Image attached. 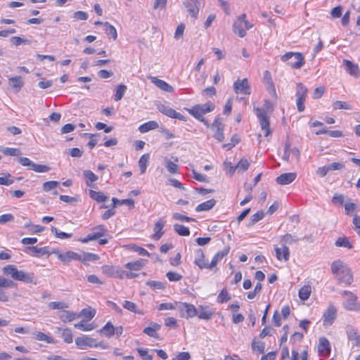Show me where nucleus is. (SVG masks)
<instances>
[{
    "label": "nucleus",
    "instance_id": "4be33fe9",
    "mask_svg": "<svg viewBox=\"0 0 360 360\" xmlns=\"http://www.w3.org/2000/svg\"><path fill=\"white\" fill-rule=\"evenodd\" d=\"M296 176L297 174L294 172L284 173L276 178V182L280 185H287L292 183Z\"/></svg>",
    "mask_w": 360,
    "mask_h": 360
},
{
    "label": "nucleus",
    "instance_id": "e433bc0d",
    "mask_svg": "<svg viewBox=\"0 0 360 360\" xmlns=\"http://www.w3.org/2000/svg\"><path fill=\"white\" fill-rule=\"evenodd\" d=\"M77 318V314L71 311H64L62 314L60 315V319L65 322H71Z\"/></svg>",
    "mask_w": 360,
    "mask_h": 360
},
{
    "label": "nucleus",
    "instance_id": "e2e57ef3",
    "mask_svg": "<svg viewBox=\"0 0 360 360\" xmlns=\"http://www.w3.org/2000/svg\"><path fill=\"white\" fill-rule=\"evenodd\" d=\"M230 297L229 293L226 289H223L217 297V302L219 303H224L228 302L230 300Z\"/></svg>",
    "mask_w": 360,
    "mask_h": 360
},
{
    "label": "nucleus",
    "instance_id": "cd10ccee",
    "mask_svg": "<svg viewBox=\"0 0 360 360\" xmlns=\"http://www.w3.org/2000/svg\"><path fill=\"white\" fill-rule=\"evenodd\" d=\"M165 221L160 219L155 224L154 231L155 233L153 236V238L155 240H159L162 235L164 234V231H162L163 227L165 226Z\"/></svg>",
    "mask_w": 360,
    "mask_h": 360
},
{
    "label": "nucleus",
    "instance_id": "6ab92c4d",
    "mask_svg": "<svg viewBox=\"0 0 360 360\" xmlns=\"http://www.w3.org/2000/svg\"><path fill=\"white\" fill-rule=\"evenodd\" d=\"M194 264L200 269H209V264L205 259V254L202 249H198L195 252Z\"/></svg>",
    "mask_w": 360,
    "mask_h": 360
},
{
    "label": "nucleus",
    "instance_id": "423d86ee",
    "mask_svg": "<svg viewBox=\"0 0 360 360\" xmlns=\"http://www.w3.org/2000/svg\"><path fill=\"white\" fill-rule=\"evenodd\" d=\"M342 295L345 297L343 305L347 310H360V303L357 302V297L354 293L348 290H344Z\"/></svg>",
    "mask_w": 360,
    "mask_h": 360
},
{
    "label": "nucleus",
    "instance_id": "774afa93",
    "mask_svg": "<svg viewBox=\"0 0 360 360\" xmlns=\"http://www.w3.org/2000/svg\"><path fill=\"white\" fill-rule=\"evenodd\" d=\"M252 349L253 350H257L259 353H264L265 344L262 342H256L254 340L252 342Z\"/></svg>",
    "mask_w": 360,
    "mask_h": 360
},
{
    "label": "nucleus",
    "instance_id": "13d9d810",
    "mask_svg": "<svg viewBox=\"0 0 360 360\" xmlns=\"http://www.w3.org/2000/svg\"><path fill=\"white\" fill-rule=\"evenodd\" d=\"M333 107L335 110H350L352 109L351 105H349L347 103L341 101H337L333 103Z\"/></svg>",
    "mask_w": 360,
    "mask_h": 360
},
{
    "label": "nucleus",
    "instance_id": "c756f323",
    "mask_svg": "<svg viewBox=\"0 0 360 360\" xmlns=\"http://www.w3.org/2000/svg\"><path fill=\"white\" fill-rule=\"evenodd\" d=\"M159 127V124L156 121H149L139 126V131L141 133H146L150 130L155 129Z\"/></svg>",
    "mask_w": 360,
    "mask_h": 360
},
{
    "label": "nucleus",
    "instance_id": "bf43d9fd",
    "mask_svg": "<svg viewBox=\"0 0 360 360\" xmlns=\"http://www.w3.org/2000/svg\"><path fill=\"white\" fill-rule=\"evenodd\" d=\"M102 272L109 277H112L116 273L115 269L113 266L103 265L101 266Z\"/></svg>",
    "mask_w": 360,
    "mask_h": 360
},
{
    "label": "nucleus",
    "instance_id": "a878e982",
    "mask_svg": "<svg viewBox=\"0 0 360 360\" xmlns=\"http://www.w3.org/2000/svg\"><path fill=\"white\" fill-rule=\"evenodd\" d=\"M229 248H224L223 250L221 251H219L217 252L215 255L213 257L212 261H211V263L209 264V269H212V268H214V266H216V265L217 264V263L221 261L224 257H225L226 255H228L229 252Z\"/></svg>",
    "mask_w": 360,
    "mask_h": 360
},
{
    "label": "nucleus",
    "instance_id": "dca6fc26",
    "mask_svg": "<svg viewBox=\"0 0 360 360\" xmlns=\"http://www.w3.org/2000/svg\"><path fill=\"white\" fill-rule=\"evenodd\" d=\"M274 250L278 260L281 261L283 259L285 262L289 260L290 252L288 246H281V248H278L275 245Z\"/></svg>",
    "mask_w": 360,
    "mask_h": 360
},
{
    "label": "nucleus",
    "instance_id": "c9c22d12",
    "mask_svg": "<svg viewBox=\"0 0 360 360\" xmlns=\"http://www.w3.org/2000/svg\"><path fill=\"white\" fill-rule=\"evenodd\" d=\"M150 158L148 153L143 154L139 160V167L141 174H144L147 169L148 162Z\"/></svg>",
    "mask_w": 360,
    "mask_h": 360
},
{
    "label": "nucleus",
    "instance_id": "c85d7f7f",
    "mask_svg": "<svg viewBox=\"0 0 360 360\" xmlns=\"http://www.w3.org/2000/svg\"><path fill=\"white\" fill-rule=\"evenodd\" d=\"M216 205V200L214 199H210L205 202H203L199 204L195 207V211L198 212H203V211H209Z\"/></svg>",
    "mask_w": 360,
    "mask_h": 360
},
{
    "label": "nucleus",
    "instance_id": "c03bdc74",
    "mask_svg": "<svg viewBox=\"0 0 360 360\" xmlns=\"http://www.w3.org/2000/svg\"><path fill=\"white\" fill-rule=\"evenodd\" d=\"M311 287L309 285H304L299 290L300 298L305 301L309 299L311 294Z\"/></svg>",
    "mask_w": 360,
    "mask_h": 360
},
{
    "label": "nucleus",
    "instance_id": "4d7b16f0",
    "mask_svg": "<svg viewBox=\"0 0 360 360\" xmlns=\"http://www.w3.org/2000/svg\"><path fill=\"white\" fill-rule=\"evenodd\" d=\"M335 244L337 247H345L349 249L352 248V245L346 238H339L335 241Z\"/></svg>",
    "mask_w": 360,
    "mask_h": 360
},
{
    "label": "nucleus",
    "instance_id": "a19ab883",
    "mask_svg": "<svg viewBox=\"0 0 360 360\" xmlns=\"http://www.w3.org/2000/svg\"><path fill=\"white\" fill-rule=\"evenodd\" d=\"M74 326L75 328L83 331H90L96 328V326L94 323H86L84 321H81L80 322L75 323Z\"/></svg>",
    "mask_w": 360,
    "mask_h": 360
},
{
    "label": "nucleus",
    "instance_id": "7c9ffc66",
    "mask_svg": "<svg viewBox=\"0 0 360 360\" xmlns=\"http://www.w3.org/2000/svg\"><path fill=\"white\" fill-rule=\"evenodd\" d=\"M201 311L198 316L200 319L210 320L212 319L214 311H212L208 306H200Z\"/></svg>",
    "mask_w": 360,
    "mask_h": 360
},
{
    "label": "nucleus",
    "instance_id": "09e8293b",
    "mask_svg": "<svg viewBox=\"0 0 360 360\" xmlns=\"http://www.w3.org/2000/svg\"><path fill=\"white\" fill-rule=\"evenodd\" d=\"M250 166L249 162L246 159H241L238 164L231 168V171L234 172L236 169H239L242 171H245L248 169Z\"/></svg>",
    "mask_w": 360,
    "mask_h": 360
},
{
    "label": "nucleus",
    "instance_id": "8fccbe9b",
    "mask_svg": "<svg viewBox=\"0 0 360 360\" xmlns=\"http://www.w3.org/2000/svg\"><path fill=\"white\" fill-rule=\"evenodd\" d=\"M129 248L141 256H150V253L144 248L139 247L136 245L131 244L129 245Z\"/></svg>",
    "mask_w": 360,
    "mask_h": 360
},
{
    "label": "nucleus",
    "instance_id": "864d4df0",
    "mask_svg": "<svg viewBox=\"0 0 360 360\" xmlns=\"http://www.w3.org/2000/svg\"><path fill=\"white\" fill-rule=\"evenodd\" d=\"M30 169L36 172L40 173L47 172L50 170V167L49 166L44 165L35 164L34 162H33L32 167H30Z\"/></svg>",
    "mask_w": 360,
    "mask_h": 360
},
{
    "label": "nucleus",
    "instance_id": "f3484780",
    "mask_svg": "<svg viewBox=\"0 0 360 360\" xmlns=\"http://www.w3.org/2000/svg\"><path fill=\"white\" fill-rule=\"evenodd\" d=\"M343 65L346 72L350 75L355 77H358L360 75L359 69L357 64H355L348 60H344Z\"/></svg>",
    "mask_w": 360,
    "mask_h": 360
},
{
    "label": "nucleus",
    "instance_id": "f704fd0d",
    "mask_svg": "<svg viewBox=\"0 0 360 360\" xmlns=\"http://www.w3.org/2000/svg\"><path fill=\"white\" fill-rule=\"evenodd\" d=\"M104 30L107 35L110 36L113 40L117 39V32L115 27L108 22L103 23Z\"/></svg>",
    "mask_w": 360,
    "mask_h": 360
},
{
    "label": "nucleus",
    "instance_id": "338daca9",
    "mask_svg": "<svg viewBox=\"0 0 360 360\" xmlns=\"http://www.w3.org/2000/svg\"><path fill=\"white\" fill-rule=\"evenodd\" d=\"M200 110H202V112L205 115L207 112H210L214 109V105L211 102H207L205 104L198 105Z\"/></svg>",
    "mask_w": 360,
    "mask_h": 360
},
{
    "label": "nucleus",
    "instance_id": "79ce46f5",
    "mask_svg": "<svg viewBox=\"0 0 360 360\" xmlns=\"http://www.w3.org/2000/svg\"><path fill=\"white\" fill-rule=\"evenodd\" d=\"M113 207H115L117 205H127L130 207H134V200L129 198V199H124V200H118L116 198H112V199Z\"/></svg>",
    "mask_w": 360,
    "mask_h": 360
},
{
    "label": "nucleus",
    "instance_id": "1a4fd4ad",
    "mask_svg": "<svg viewBox=\"0 0 360 360\" xmlns=\"http://www.w3.org/2000/svg\"><path fill=\"white\" fill-rule=\"evenodd\" d=\"M75 345L81 349H85L87 347H98L101 346V342H96V340L87 335H82L75 339Z\"/></svg>",
    "mask_w": 360,
    "mask_h": 360
},
{
    "label": "nucleus",
    "instance_id": "5701e85b",
    "mask_svg": "<svg viewBox=\"0 0 360 360\" xmlns=\"http://www.w3.org/2000/svg\"><path fill=\"white\" fill-rule=\"evenodd\" d=\"M25 251L26 252H27L28 251H32V255L36 257H39L43 255H50V252L47 247L38 248L37 246H29L25 248Z\"/></svg>",
    "mask_w": 360,
    "mask_h": 360
},
{
    "label": "nucleus",
    "instance_id": "69168bd1",
    "mask_svg": "<svg viewBox=\"0 0 360 360\" xmlns=\"http://www.w3.org/2000/svg\"><path fill=\"white\" fill-rule=\"evenodd\" d=\"M146 285L152 288L153 289L161 290L165 288V283L160 281H147Z\"/></svg>",
    "mask_w": 360,
    "mask_h": 360
},
{
    "label": "nucleus",
    "instance_id": "58836bf2",
    "mask_svg": "<svg viewBox=\"0 0 360 360\" xmlns=\"http://www.w3.org/2000/svg\"><path fill=\"white\" fill-rule=\"evenodd\" d=\"M165 167L168 172L171 174H176L179 171V166L170 160L168 158H165Z\"/></svg>",
    "mask_w": 360,
    "mask_h": 360
},
{
    "label": "nucleus",
    "instance_id": "0eeeda50",
    "mask_svg": "<svg viewBox=\"0 0 360 360\" xmlns=\"http://www.w3.org/2000/svg\"><path fill=\"white\" fill-rule=\"evenodd\" d=\"M255 112L259 119L262 130L264 131V136H268L271 133L269 129V119L266 115V111L264 108H255Z\"/></svg>",
    "mask_w": 360,
    "mask_h": 360
},
{
    "label": "nucleus",
    "instance_id": "6e6d98bb",
    "mask_svg": "<svg viewBox=\"0 0 360 360\" xmlns=\"http://www.w3.org/2000/svg\"><path fill=\"white\" fill-rule=\"evenodd\" d=\"M59 185V182L56 181H49L43 184V190L45 192H49L51 190L56 188Z\"/></svg>",
    "mask_w": 360,
    "mask_h": 360
},
{
    "label": "nucleus",
    "instance_id": "4468645a",
    "mask_svg": "<svg viewBox=\"0 0 360 360\" xmlns=\"http://www.w3.org/2000/svg\"><path fill=\"white\" fill-rule=\"evenodd\" d=\"M184 4L191 17L195 19L199 13L200 0H185Z\"/></svg>",
    "mask_w": 360,
    "mask_h": 360
},
{
    "label": "nucleus",
    "instance_id": "5fc2aeb1",
    "mask_svg": "<svg viewBox=\"0 0 360 360\" xmlns=\"http://www.w3.org/2000/svg\"><path fill=\"white\" fill-rule=\"evenodd\" d=\"M61 338L66 343H71L72 342V331L69 328H65L63 330Z\"/></svg>",
    "mask_w": 360,
    "mask_h": 360
},
{
    "label": "nucleus",
    "instance_id": "de8ad7c7",
    "mask_svg": "<svg viewBox=\"0 0 360 360\" xmlns=\"http://www.w3.org/2000/svg\"><path fill=\"white\" fill-rule=\"evenodd\" d=\"M188 112L195 117L197 120H200L203 117V113L202 112V110L199 108L198 105L193 106L191 109H188Z\"/></svg>",
    "mask_w": 360,
    "mask_h": 360
},
{
    "label": "nucleus",
    "instance_id": "f257e3e1",
    "mask_svg": "<svg viewBox=\"0 0 360 360\" xmlns=\"http://www.w3.org/2000/svg\"><path fill=\"white\" fill-rule=\"evenodd\" d=\"M331 271L339 283L349 285L353 281L350 269L342 261L335 260L331 264Z\"/></svg>",
    "mask_w": 360,
    "mask_h": 360
},
{
    "label": "nucleus",
    "instance_id": "ddd939ff",
    "mask_svg": "<svg viewBox=\"0 0 360 360\" xmlns=\"http://www.w3.org/2000/svg\"><path fill=\"white\" fill-rule=\"evenodd\" d=\"M233 89L236 94H250V88L248 79H237L233 84Z\"/></svg>",
    "mask_w": 360,
    "mask_h": 360
},
{
    "label": "nucleus",
    "instance_id": "f8f14e48",
    "mask_svg": "<svg viewBox=\"0 0 360 360\" xmlns=\"http://www.w3.org/2000/svg\"><path fill=\"white\" fill-rule=\"evenodd\" d=\"M212 129L214 131V137L219 141L221 142L224 139V124L222 120L219 117H217L212 124Z\"/></svg>",
    "mask_w": 360,
    "mask_h": 360
},
{
    "label": "nucleus",
    "instance_id": "9d476101",
    "mask_svg": "<svg viewBox=\"0 0 360 360\" xmlns=\"http://www.w3.org/2000/svg\"><path fill=\"white\" fill-rule=\"evenodd\" d=\"M177 309L181 312V317L186 318L187 319L198 315L197 309L192 304L187 302H180L177 306Z\"/></svg>",
    "mask_w": 360,
    "mask_h": 360
},
{
    "label": "nucleus",
    "instance_id": "603ef678",
    "mask_svg": "<svg viewBox=\"0 0 360 360\" xmlns=\"http://www.w3.org/2000/svg\"><path fill=\"white\" fill-rule=\"evenodd\" d=\"M48 306L49 308L51 309L64 310L65 309L68 307V305L63 302H51Z\"/></svg>",
    "mask_w": 360,
    "mask_h": 360
},
{
    "label": "nucleus",
    "instance_id": "39448f33",
    "mask_svg": "<svg viewBox=\"0 0 360 360\" xmlns=\"http://www.w3.org/2000/svg\"><path fill=\"white\" fill-rule=\"evenodd\" d=\"M281 60L286 62L290 60V65L295 69L301 68L304 64V58L298 52H287L281 56Z\"/></svg>",
    "mask_w": 360,
    "mask_h": 360
},
{
    "label": "nucleus",
    "instance_id": "4c0bfd02",
    "mask_svg": "<svg viewBox=\"0 0 360 360\" xmlns=\"http://www.w3.org/2000/svg\"><path fill=\"white\" fill-rule=\"evenodd\" d=\"M89 195L92 199L96 200L98 202H105L108 199V197L105 196L102 192L95 191L93 190L89 191Z\"/></svg>",
    "mask_w": 360,
    "mask_h": 360
},
{
    "label": "nucleus",
    "instance_id": "72a5a7b5",
    "mask_svg": "<svg viewBox=\"0 0 360 360\" xmlns=\"http://www.w3.org/2000/svg\"><path fill=\"white\" fill-rule=\"evenodd\" d=\"M99 333L104 334L108 338L115 335V327L111 322L108 321L100 330Z\"/></svg>",
    "mask_w": 360,
    "mask_h": 360
},
{
    "label": "nucleus",
    "instance_id": "49530a36",
    "mask_svg": "<svg viewBox=\"0 0 360 360\" xmlns=\"http://www.w3.org/2000/svg\"><path fill=\"white\" fill-rule=\"evenodd\" d=\"M122 307L131 312L137 313L139 314H142L140 311L137 310L136 304L131 301L125 300L122 304Z\"/></svg>",
    "mask_w": 360,
    "mask_h": 360
},
{
    "label": "nucleus",
    "instance_id": "20e7f679",
    "mask_svg": "<svg viewBox=\"0 0 360 360\" xmlns=\"http://www.w3.org/2000/svg\"><path fill=\"white\" fill-rule=\"evenodd\" d=\"M91 231V233L86 237L79 238L78 240L82 243H87L91 240H95L104 236H109L110 238L108 230L103 224L94 226Z\"/></svg>",
    "mask_w": 360,
    "mask_h": 360
},
{
    "label": "nucleus",
    "instance_id": "2eb2a0df",
    "mask_svg": "<svg viewBox=\"0 0 360 360\" xmlns=\"http://www.w3.org/2000/svg\"><path fill=\"white\" fill-rule=\"evenodd\" d=\"M337 316V310L335 307L333 305L328 307L326 312L323 314V325L324 326H330L331 325L334 320L336 319Z\"/></svg>",
    "mask_w": 360,
    "mask_h": 360
},
{
    "label": "nucleus",
    "instance_id": "b1692460",
    "mask_svg": "<svg viewBox=\"0 0 360 360\" xmlns=\"http://www.w3.org/2000/svg\"><path fill=\"white\" fill-rule=\"evenodd\" d=\"M161 328V326L157 323L151 322L150 326L145 328L143 332L149 337L158 338V331Z\"/></svg>",
    "mask_w": 360,
    "mask_h": 360
},
{
    "label": "nucleus",
    "instance_id": "37998d69",
    "mask_svg": "<svg viewBox=\"0 0 360 360\" xmlns=\"http://www.w3.org/2000/svg\"><path fill=\"white\" fill-rule=\"evenodd\" d=\"M174 229L179 236H188L190 235L189 229L184 225L176 224L174 225Z\"/></svg>",
    "mask_w": 360,
    "mask_h": 360
},
{
    "label": "nucleus",
    "instance_id": "680f3d73",
    "mask_svg": "<svg viewBox=\"0 0 360 360\" xmlns=\"http://www.w3.org/2000/svg\"><path fill=\"white\" fill-rule=\"evenodd\" d=\"M1 152L6 155L18 156L20 152L18 149L14 148L6 147L1 150Z\"/></svg>",
    "mask_w": 360,
    "mask_h": 360
},
{
    "label": "nucleus",
    "instance_id": "3c124183",
    "mask_svg": "<svg viewBox=\"0 0 360 360\" xmlns=\"http://www.w3.org/2000/svg\"><path fill=\"white\" fill-rule=\"evenodd\" d=\"M34 338L37 340L44 341L47 343L53 342V338L42 332H36L34 333Z\"/></svg>",
    "mask_w": 360,
    "mask_h": 360
},
{
    "label": "nucleus",
    "instance_id": "bb28decb",
    "mask_svg": "<svg viewBox=\"0 0 360 360\" xmlns=\"http://www.w3.org/2000/svg\"><path fill=\"white\" fill-rule=\"evenodd\" d=\"M8 82L15 93L19 92L24 85L23 80L20 76L10 77Z\"/></svg>",
    "mask_w": 360,
    "mask_h": 360
},
{
    "label": "nucleus",
    "instance_id": "ea45409f",
    "mask_svg": "<svg viewBox=\"0 0 360 360\" xmlns=\"http://www.w3.org/2000/svg\"><path fill=\"white\" fill-rule=\"evenodd\" d=\"M143 261L139 259L134 262H128L125 264V267L130 271H139L143 266Z\"/></svg>",
    "mask_w": 360,
    "mask_h": 360
},
{
    "label": "nucleus",
    "instance_id": "412c9836",
    "mask_svg": "<svg viewBox=\"0 0 360 360\" xmlns=\"http://www.w3.org/2000/svg\"><path fill=\"white\" fill-rule=\"evenodd\" d=\"M58 258L64 264H68L72 260H79L80 256L76 252L68 251L65 253H59Z\"/></svg>",
    "mask_w": 360,
    "mask_h": 360
},
{
    "label": "nucleus",
    "instance_id": "a18cd8bd",
    "mask_svg": "<svg viewBox=\"0 0 360 360\" xmlns=\"http://www.w3.org/2000/svg\"><path fill=\"white\" fill-rule=\"evenodd\" d=\"M127 89V87L124 84H120L117 86L116 89V93L114 96V100L115 101H120L123 96L124 95Z\"/></svg>",
    "mask_w": 360,
    "mask_h": 360
},
{
    "label": "nucleus",
    "instance_id": "2f4dec72",
    "mask_svg": "<svg viewBox=\"0 0 360 360\" xmlns=\"http://www.w3.org/2000/svg\"><path fill=\"white\" fill-rule=\"evenodd\" d=\"M83 176L85 178L86 184L89 187L92 186V184L98 180V176L91 170H84Z\"/></svg>",
    "mask_w": 360,
    "mask_h": 360
},
{
    "label": "nucleus",
    "instance_id": "473e14b6",
    "mask_svg": "<svg viewBox=\"0 0 360 360\" xmlns=\"http://www.w3.org/2000/svg\"><path fill=\"white\" fill-rule=\"evenodd\" d=\"M348 339L352 342L353 345L360 346V336L353 328H349L347 331Z\"/></svg>",
    "mask_w": 360,
    "mask_h": 360
},
{
    "label": "nucleus",
    "instance_id": "9b49d317",
    "mask_svg": "<svg viewBox=\"0 0 360 360\" xmlns=\"http://www.w3.org/2000/svg\"><path fill=\"white\" fill-rule=\"evenodd\" d=\"M157 108L160 112L169 117L177 119L179 120L182 121L186 120V117L183 115H181L179 112H177L175 110H174L173 108L168 105L159 103L157 105Z\"/></svg>",
    "mask_w": 360,
    "mask_h": 360
},
{
    "label": "nucleus",
    "instance_id": "a211bd4d",
    "mask_svg": "<svg viewBox=\"0 0 360 360\" xmlns=\"http://www.w3.org/2000/svg\"><path fill=\"white\" fill-rule=\"evenodd\" d=\"M318 352L321 356H328L330 353V345L329 341L326 338H321L319 339V344L318 345Z\"/></svg>",
    "mask_w": 360,
    "mask_h": 360
},
{
    "label": "nucleus",
    "instance_id": "6e6552de",
    "mask_svg": "<svg viewBox=\"0 0 360 360\" xmlns=\"http://www.w3.org/2000/svg\"><path fill=\"white\" fill-rule=\"evenodd\" d=\"M307 89L304 86L302 83L297 84V91H296V105L297 108V110L301 112H303L305 109L304 102L307 97Z\"/></svg>",
    "mask_w": 360,
    "mask_h": 360
},
{
    "label": "nucleus",
    "instance_id": "0e129e2a",
    "mask_svg": "<svg viewBox=\"0 0 360 360\" xmlns=\"http://www.w3.org/2000/svg\"><path fill=\"white\" fill-rule=\"evenodd\" d=\"M15 286V283L10 279H7L0 276V287L1 288H12Z\"/></svg>",
    "mask_w": 360,
    "mask_h": 360
},
{
    "label": "nucleus",
    "instance_id": "393cba45",
    "mask_svg": "<svg viewBox=\"0 0 360 360\" xmlns=\"http://www.w3.org/2000/svg\"><path fill=\"white\" fill-rule=\"evenodd\" d=\"M300 240V238H298L295 235H292L290 233H286L280 238V243L281 246H287L288 245H292L293 243H297Z\"/></svg>",
    "mask_w": 360,
    "mask_h": 360
},
{
    "label": "nucleus",
    "instance_id": "7ed1b4c3",
    "mask_svg": "<svg viewBox=\"0 0 360 360\" xmlns=\"http://www.w3.org/2000/svg\"><path fill=\"white\" fill-rule=\"evenodd\" d=\"M252 24L246 20V14L243 13L238 17L233 25V30L240 37L246 35V31L252 27Z\"/></svg>",
    "mask_w": 360,
    "mask_h": 360
},
{
    "label": "nucleus",
    "instance_id": "aec40b11",
    "mask_svg": "<svg viewBox=\"0 0 360 360\" xmlns=\"http://www.w3.org/2000/svg\"><path fill=\"white\" fill-rule=\"evenodd\" d=\"M149 79L154 84H155L161 90L169 93L174 92V88L164 80L160 79L155 77L152 76L150 77Z\"/></svg>",
    "mask_w": 360,
    "mask_h": 360
},
{
    "label": "nucleus",
    "instance_id": "f03ea898",
    "mask_svg": "<svg viewBox=\"0 0 360 360\" xmlns=\"http://www.w3.org/2000/svg\"><path fill=\"white\" fill-rule=\"evenodd\" d=\"M3 271L6 275L11 276L15 281L36 284L34 273H26L22 270H18L13 264H8L4 266Z\"/></svg>",
    "mask_w": 360,
    "mask_h": 360
},
{
    "label": "nucleus",
    "instance_id": "052dcab7",
    "mask_svg": "<svg viewBox=\"0 0 360 360\" xmlns=\"http://www.w3.org/2000/svg\"><path fill=\"white\" fill-rule=\"evenodd\" d=\"M265 213L263 210H259L255 214H252L250 217L251 224H255L264 217Z\"/></svg>",
    "mask_w": 360,
    "mask_h": 360
}]
</instances>
